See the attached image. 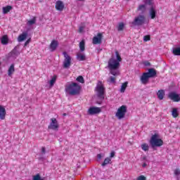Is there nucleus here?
I'll return each mask as SVG.
<instances>
[{"label": "nucleus", "mask_w": 180, "mask_h": 180, "mask_svg": "<svg viewBox=\"0 0 180 180\" xmlns=\"http://www.w3.org/2000/svg\"><path fill=\"white\" fill-rule=\"evenodd\" d=\"M137 180H147V178L146 177V176L141 175L137 178Z\"/></svg>", "instance_id": "40"}, {"label": "nucleus", "mask_w": 180, "mask_h": 180, "mask_svg": "<svg viewBox=\"0 0 180 180\" xmlns=\"http://www.w3.org/2000/svg\"><path fill=\"white\" fill-rule=\"evenodd\" d=\"M143 64L146 67H150V65H151V63H150L148 61H145Z\"/></svg>", "instance_id": "41"}, {"label": "nucleus", "mask_w": 180, "mask_h": 180, "mask_svg": "<svg viewBox=\"0 0 180 180\" xmlns=\"http://www.w3.org/2000/svg\"><path fill=\"white\" fill-rule=\"evenodd\" d=\"M56 81H57V76L54 75L49 82L50 86H53L54 84H56Z\"/></svg>", "instance_id": "30"}, {"label": "nucleus", "mask_w": 180, "mask_h": 180, "mask_svg": "<svg viewBox=\"0 0 180 180\" xmlns=\"http://www.w3.org/2000/svg\"><path fill=\"white\" fill-rule=\"evenodd\" d=\"M150 78H154L157 75V71L154 68H150L148 70V72H146Z\"/></svg>", "instance_id": "18"}, {"label": "nucleus", "mask_w": 180, "mask_h": 180, "mask_svg": "<svg viewBox=\"0 0 180 180\" xmlns=\"http://www.w3.org/2000/svg\"><path fill=\"white\" fill-rule=\"evenodd\" d=\"M59 127L60 125L58 124V121H57V119L51 118V122L48 126V129H49L50 130H54V131H58Z\"/></svg>", "instance_id": "7"}, {"label": "nucleus", "mask_w": 180, "mask_h": 180, "mask_svg": "<svg viewBox=\"0 0 180 180\" xmlns=\"http://www.w3.org/2000/svg\"><path fill=\"white\" fill-rule=\"evenodd\" d=\"M108 164H112V159L110 158H106L103 162L101 164L102 167H106Z\"/></svg>", "instance_id": "22"}, {"label": "nucleus", "mask_w": 180, "mask_h": 180, "mask_svg": "<svg viewBox=\"0 0 180 180\" xmlns=\"http://www.w3.org/2000/svg\"><path fill=\"white\" fill-rule=\"evenodd\" d=\"M97 158H98V160H101L102 158V155L98 154Z\"/></svg>", "instance_id": "45"}, {"label": "nucleus", "mask_w": 180, "mask_h": 180, "mask_svg": "<svg viewBox=\"0 0 180 180\" xmlns=\"http://www.w3.org/2000/svg\"><path fill=\"white\" fill-rule=\"evenodd\" d=\"M114 77H110L109 79L107 80L108 82H109L110 84H116V77L113 75Z\"/></svg>", "instance_id": "28"}, {"label": "nucleus", "mask_w": 180, "mask_h": 180, "mask_svg": "<svg viewBox=\"0 0 180 180\" xmlns=\"http://www.w3.org/2000/svg\"><path fill=\"white\" fill-rule=\"evenodd\" d=\"M6 116V110L2 105H0V119L1 120H5Z\"/></svg>", "instance_id": "16"}, {"label": "nucleus", "mask_w": 180, "mask_h": 180, "mask_svg": "<svg viewBox=\"0 0 180 180\" xmlns=\"http://www.w3.org/2000/svg\"><path fill=\"white\" fill-rule=\"evenodd\" d=\"M36 24V17H34L32 20L27 21V25L32 26V25Z\"/></svg>", "instance_id": "32"}, {"label": "nucleus", "mask_w": 180, "mask_h": 180, "mask_svg": "<svg viewBox=\"0 0 180 180\" xmlns=\"http://www.w3.org/2000/svg\"><path fill=\"white\" fill-rule=\"evenodd\" d=\"M172 53L174 56H180V47L174 49Z\"/></svg>", "instance_id": "33"}, {"label": "nucleus", "mask_w": 180, "mask_h": 180, "mask_svg": "<svg viewBox=\"0 0 180 180\" xmlns=\"http://www.w3.org/2000/svg\"><path fill=\"white\" fill-rule=\"evenodd\" d=\"M150 40V35H146L143 37V41H149Z\"/></svg>", "instance_id": "39"}, {"label": "nucleus", "mask_w": 180, "mask_h": 180, "mask_svg": "<svg viewBox=\"0 0 180 180\" xmlns=\"http://www.w3.org/2000/svg\"><path fill=\"white\" fill-rule=\"evenodd\" d=\"M63 116H67V113H63Z\"/></svg>", "instance_id": "49"}, {"label": "nucleus", "mask_w": 180, "mask_h": 180, "mask_svg": "<svg viewBox=\"0 0 180 180\" xmlns=\"http://www.w3.org/2000/svg\"><path fill=\"white\" fill-rule=\"evenodd\" d=\"M12 11L11 6H6V7H3V13L6 15V13H8V12H11Z\"/></svg>", "instance_id": "27"}, {"label": "nucleus", "mask_w": 180, "mask_h": 180, "mask_svg": "<svg viewBox=\"0 0 180 180\" xmlns=\"http://www.w3.org/2000/svg\"><path fill=\"white\" fill-rule=\"evenodd\" d=\"M126 1H130V0H126Z\"/></svg>", "instance_id": "50"}, {"label": "nucleus", "mask_w": 180, "mask_h": 180, "mask_svg": "<svg viewBox=\"0 0 180 180\" xmlns=\"http://www.w3.org/2000/svg\"><path fill=\"white\" fill-rule=\"evenodd\" d=\"M172 116L173 117H178L179 114L178 113V108H173L172 111Z\"/></svg>", "instance_id": "29"}, {"label": "nucleus", "mask_w": 180, "mask_h": 180, "mask_svg": "<svg viewBox=\"0 0 180 180\" xmlns=\"http://www.w3.org/2000/svg\"><path fill=\"white\" fill-rule=\"evenodd\" d=\"M158 98L160 101H162V99H164V96H165V91L162 89L159 90L158 91Z\"/></svg>", "instance_id": "20"}, {"label": "nucleus", "mask_w": 180, "mask_h": 180, "mask_svg": "<svg viewBox=\"0 0 180 180\" xmlns=\"http://www.w3.org/2000/svg\"><path fill=\"white\" fill-rule=\"evenodd\" d=\"M115 56L117 59H115L113 57L110 58L108 63V68L110 70V74L117 77L120 75V62L122 61V57L119 54V51H115Z\"/></svg>", "instance_id": "1"}, {"label": "nucleus", "mask_w": 180, "mask_h": 180, "mask_svg": "<svg viewBox=\"0 0 180 180\" xmlns=\"http://www.w3.org/2000/svg\"><path fill=\"white\" fill-rule=\"evenodd\" d=\"M159 137L160 136L158 134H155L151 136L149 141L150 147L153 150H155V147H161V146L164 145V141H162V139H159Z\"/></svg>", "instance_id": "3"}, {"label": "nucleus", "mask_w": 180, "mask_h": 180, "mask_svg": "<svg viewBox=\"0 0 180 180\" xmlns=\"http://www.w3.org/2000/svg\"><path fill=\"white\" fill-rule=\"evenodd\" d=\"M79 47L80 51H81L82 53L84 52V51H85V41H84V40H82V41L79 42Z\"/></svg>", "instance_id": "25"}, {"label": "nucleus", "mask_w": 180, "mask_h": 180, "mask_svg": "<svg viewBox=\"0 0 180 180\" xmlns=\"http://www.w3.org/2000/svg\"><path fill=\"white\" fill-rule=\"evenodd\" d=\"M150 19H155L156 12L153 7H151L149 11Z\"/></svg>", "instance_id": "21"}, {"label": "nucleus", "mask_w": 180, "mask_h": 180, "mask_svg": "<svg viewBox=\"0 0 180 180\" xmlns=\"http://www.w3.org/2000/svg\"><path fill=\"white\" fill-rule=\"evenodd\" d=\"M76 58L78 61H85V60H86V56H85V54H82L81 52H79L77 54Z\"/></svg>", "instance_id": "19"}, {"label": "nucleus", "mask_w": 180, "mask_h": 180, "mask_svg": "<svg viewBox=\"0 0 180 180\" xmlns=\"http://www.w3.org/2000/svg\"><path fill=\"white\" fill-rule=\"evenodd\" d=\"M28 34L27 32H23L21 34H20L18 37V41L21 42L26 40L27 38Z\"/></svg>", "instance_id": "17"}, {"label": "nucleus", "mask_w": 180, "mask_h": 180, "mask_svg": "<svg viewBox=\"0 0 180 180\" xmlns=\"http://www.w3.org/2000/svg\"><path fill=\"white\" fill-rule=\"evenodd\" d=\"M141 148L143 150V151H148V148H150V146H148V144L143 143L141 145Z\"/></svg>", "instance_id": "36"}, {"label": "nucleus", "mask_w": 180, "mask_h": 180, "mask_svg": "<svg viewBox=\"0 0 180 180\" xmlns=\"http://www.w3.org/2000/svg\"><path fill=\"white\" fill-rule=\"evenodd\" d=\"M9 43V39H8V35H4L1 38V44H4V46H6Z\"/></svg>", "instance_id": "23"}, {"label": "nucleus", "mask_w": 180, "mask_h": 180, "mask_svg": "<svg viewBox=\"0 0 180 180\" xmlns=\"http://www.w3.org/2000/svg\"><path fill=\"white\" fill-rule=\"evenodd\" d=\"M115 155H116V152H115V150H112L108 158H110L112 160V158H113Z\"/></svg>", "instance_id": "38"}, {"label": "nucleus", "mask_w": 180, "mask_h": 180, "mask_svg": "<svg viewBox=\"0 0 180 180\" xmlns=\"http://www.w3.org/2000/svg\"><path fill=\"white\" fill-rule=\"evenodd\" d=\"M32 180H46L44 177H41L39 174H37L32 177Z\"/></svg>", "instance_id": "31"}, {"label": "nucleus", "mask_w": 180, "mask_h": 180, "mask_svg": "<svg viewBox=\"0 0 180 180\" xmlns=\"http://www.w3.org/2000/svg\"><path fill=\"white\" fill-rule=\"evenodd\" d=\"M57 47H58V41L53 40L49 46L51 51H56Z\"/></svg>", "instance_id": "14"}, {"label": "nucleus", "mask_w": 180, "mask_h": 180, "mask_svg": "<svg viewBox=\"0 0 180 180\" xmlns=\"http://www.w3.org/2000/svg\"><path fill=\"white\" fill-rule=\"evenodd\" d=\"M20 54V52L16 49V48H14L11 52L8 53V57H12L13 58H16Z\"/></svg>", "instance_id": "15"}, {"label": "nucleus", "mask_w": 180, "mask_h": 180, "mask_svg": "<svg viewBox=\"0 0 180 180\" xmlns=\"http://www.w3.org/2000/svg\"><path fill=\"white\" fill-rule=\"evenodd\" d=\"M124 29V23L120 22L118 25L117 30L118 32H122Z\"/></svg>", "instance_id": "37"}, {"label": "nucleus", "mask_w": 180, "mask_h": 180, "mask_svg": "<svg viewBox=\"0 0 180 180\" xmlns=\"http://www.w3.org/2000/svg\"><path fill=\"white\" fill-rule=\"evenodd\" d=\"M65 92H68L71 96H75V95H79V91H81V86L75 82H72L65 89Z\"/></svg>", "instance_id": "2"}, {"label": "nucleus", "mask_w": 180, "mask_h": 180, "mask_svg": "<svg viewBox=\"0 0 180 180\" xmlns=\"http://www.w3.org/2000/svg\"><path fill=\"white\" fill-rule=\"evenodd\" d=\"M142 167H143V168H145V167H147V163H143Z\"/></svg>", "instance_id": "47"}, {"label": "nucleus", "mask_w": 180, "mask_h": 180, "mask_svg": "<svg viewBox=\"0 0 180 180\" xmlns=\"http://www.w3.org/2000/svg\"><path fill=\"white\" fill-rule=\"evenodd\" d=\"M84 27L81 26L79 27V33H82V32H84Z\"/></svg>", "instance_id": "43"}, {"label": "nucleus", "mask_w": 180, "mask_h": 180, "mask_svg": "<svg viewBox=\"0 0 180 180\" xmlns=\"http://www.w3.org/2000/svg\"><path fill=\"white\" fill-rule=\"evenodd\" d=\"M30 40H31V39L30 38V39H28L25 41V43L24 44V47H26V46H27V44H29V43H30Z\"/></svg>", "instance_id": "42"}, {"label": "nucleus", "mask_w": 180, "mask_h": 180, "mask_svg": "<svg viewBox=\"0 0 180 180\" xmlns=\"http://www.w3.org/2000/svg\"><path fill=\"white\" fill-rule=\"evenodd\" d=\"M138 11H141L142 13L146 12V5L144 4L140 5L138 8Z\"/></svg>", "instance_id": "34"}, {"label": "nucleus", "mask_w": 180, "mask_h": 180, "mask_svg": "<svg viewBox=\"0 0 180 180\" xmlns=\"http://www.w3.org/2000/svg\"><path fill=\"white\" fill-rule=\"evenodd\" d=\"M76 80L78 82H80V84H85V80L84 79V77L82 76H79L77 77V78L76 79Z\"/></svg>", "instance_id": "35"}, {"label": "nucleus", "mask_w": 180, "mask_h": 180, "mask_svg": "<svg viewBox=\"0 0 180 180\" xmlns=\"http://www.w3.org/2000/svg\"><path fill=\"white\" fill-rule=\"evenodd\" d=\"M168 97L172 101H174V102H179L180 101L179 94H177L176 92H170Z\"/></svg>", "instance_id": "12"}, {"label": "nucleus", "mask_w": 180, "mask_h": 180, "mask_svg": "<svg viewBox=\"0 0 180 180\" xmlns=\"http://www.w3.org/2000/svg\"><path fill=\"white\" fill-rule=\"evenodd\" d=\"M146 160H147V157L144 156V157L143 158V161H146Z\"/></svg>", "instance_id": "48"}, {"label": "nucleus", "mask_w": 180, "mask_h": 180, "mask_svg": "<svg viewBox=\"0 0 180 180\" xmlns=\"http://www.w3.org/2000/svg\"><path fill=\"white\" fill-rule=\"evenodd\" d=\"M13 72H15V65L12 64V65H11L10 68H8V75L9 77H11Z\"/></svg>", "instance_id": "24"}, {"label": "nucleus", "mask_w": 180, "mask_h": 180, "mask_svg": "<svg viewBox=\"0 0 180 180\" xmlns=\"http://www.w3.org/2000/svg\"><path fill=\"white\" fill-rule=\"evenodd\" d=\"M55 8L56 11H59L60 12H61V11L64 9V3H63V1L60 0L57 1L56 3Z\"/></svg>", "instance_id": "13"}, {"label": "nucleus", "mask_w": 180, "mask_h": 180, "mask_svg": "<svg viewBox=\"0 0 180 180\" xmlns=\"http://www.w3.org/2000/svg\"><path fill=\"white\" fill-rule=\"evenodd\" d=\"M140 81L143 85H147V84L150 81V76L148 75L146 72H144L141 76Z\"/></svg>", "instance_id": "10"}, {"label": "nucleus", "mask_w": 180, "mask_h": 180, "mask_svg": "<svg viewBox=\"0 0 180 180\" xmlns=\"http://www.w3.org/2000/svg\"><path fill=\"white\" fill-rule=\"evenodd\" d=\"M96 89L97 91V96L98 98H103V95L105 94V87H103V86L97 85Z\"/></svg>", "instance_id": "11"}, {"label": "nucleus", "mask_w": 180, "mask_h": 180, "mask_svg": "<svg viewBox=\"0 0 180 180\" xmlns=\"http://www.w3.org/2000/svg\"><path fill=\"white\" fill-rule=\"evenodd\" d=\"M103 39V34L102 33L97 34V36L93 37V44H102V39Z\"/></svg>", "instance_id": "8"}, {"label": "nucleus", "mask_w": 180, "mask_h": 180, "mask_svg": "<svg viewBox=\"0 0 180 180\" xmlns=\"http://www.w3.org/2000/svg\"><path fill=\"white\" fill-rule=\"evenodd\" d=\"M147 4L148 5H152L151 0H148Z\"/></svg>", "instance_id": "46"}, {"label": "nucleus", "mask_w": 180, "mask_h": 180, "mask_svg": "<svg viewBox=\"0 0 180 180\" xmlns=\"http://www.w3.org/2000/svg\"><path fill=\"white\" fill-rule=\"evenodd\" d=\"M126 113H127V106L123 105L121 107H120L115 113L116 117L119 119V120L124 118V116H126Z\"/></svg>", "instance_id": "4"}, {"label": "nucleus", "mask_w": 180, "mask_h": 180, "mask_svg": "<svg viewBox=\"0 0 180 180\" xmlns=\"http://www.w3.org/2000/svg\"><path fill=\"white\" fill-rule=\"evenodd\" d=\"M63 56L65 59L63 60V67L67 70L71 67V56H70L67 52H63Z\"/></svg>", "instance_id": "6"}, {"label": "nucleus", "mask_w": 180, "mask_h": 180, "mask_svg": "<svg viewBox=\"0 0 180 180\" xmlns=\"http://www.w3.org/2000/svg\"><path fill=\"white\" fill-rule=\"evenodd\" d=\"M129 84L128 82H124L122 86H121V89H120V92L122 94H124V92H125L126 89L127 88V85Z\"/></svg>", "instance_id": "26"}, {"label": "nucleus", "mask_w": 180, "mask_h": 180, "mask_svg": "<svg viewBox=\"0 0 180 180\" xmlns=\"http://www.w3.org/2000/svg\"><path fill=\"white\" fill-rule=\"evenodd\" d=\"M87 112L89 115L93 116V115H98V113H101L102 110H101V108L93 106L90 107Z\"/></svg>", "instance_id": "9"}, {"label": "nucleus", "mask_w": 180, "mask_h": 180, "mask_svg": "<svg viewBox=\"0 0 180 180\" xmlns=\"http://www.w3.org/2000/svg\"><path fill=\"white\" fill-rule=\"evenodd\" d=\"M144 23H146V17L144 15H139L136 16L132 22V25H134V26H143Z\"/></svg>", "instance_id": "5"}, {"label": "nucleus", "mask_w": 180, "mask_h": 180, "mask_svg": "<svg viewBox=\"0 0 180 180\" xmlns=\"http://www.w3.org/2000/svg\"><path fill=\"white\" fill-rule=\"evenodd\" d=\"M41 153L42 155L46 154V148L42 147Z\"/></svg>", "instance_id": "44"}, {"label": "nucleus", "mask_w": 180, "mask_h": 180, "mask_svg": "<svg viewBox=\"0 0 180 180\" xmlns=\"http://www.w3.org/2000/svg\"><path fill=\"white\" fill-rule=\"evenodd\" d=\"M79 1H82V0H79Z\"/></svg>", "instance_id": "51"}]
</instances>
